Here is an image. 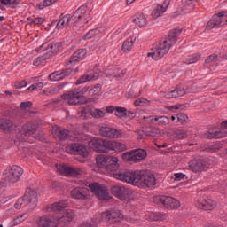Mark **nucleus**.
I'll return each mask as SVG.
<instances>
[{
	"label": "nucleus",
	"mask_w": 227,
	"mask_h": 227,
	"mask_svg": "<svg viewBox=\"0 0 227 227\" xmlns=\"http://www.w3.org/2000/svg\"><path fill=\"white\" fill-rule=\"evenodd\" d=\"M114 178L133 184L137 187H153L156 184L155 176L146 174L143 170L124 171V173H115Z\"/></svg>",
	"instance_id": "1"
},
{
	"label": "nucleus",
	"mask_w": 227,
	"mask_h": 227,
	"mask_svg": "<svg viewBox=\"0 0 227 227\" xmlns=\"http://www.w3.org/2000/svg\"><path fill=\"white\" fill-rule=\"evenodd\" d=\"M181 33L182 29L180 28H174L170 30L168 36L156 43L154 51L149 52L147 57L153 58V59L155 60H159L161 59V58H164L166 54L169 52V49H171V47L176 43L178 36Z\"/></svg>",
	"instance_id": "2"
},
{
	"label": "nucleus",
	"mask_w": 227,
	"mask_h": 227,
	"mask_svg": "<svg viewBox=\"0 0 227 227\" xmlns=\"http://www.w3.org/2000/svg\"><path fill=\"white\" fill-rule=\"evenodd\" d=\"M96 162H97L98 168H102L103 169H106V171H110V173H112L114 175V177L116 173H125V171L118 172V168H120V164H118L119 160H118V157H116V156L98 155L96 158Z\"/></svg>",
	"instance_id": "3"
},
{
	"label": "nucleus",
	"mask_w": 227,
	"mask_h": 227,
	"mask_svg": "<svg viewBox=\"0 0 227 227\" xmlns=\"http://www.w3.org/2000/svg\"><path fill=\"white\" fill-rule=\"evenodd\" d=\"M76 184H78V185H84L85 187H90L91 192H93V194H96V196H98L99 200H111L109 189L106 188V186L104 184L98 183L88 184V182L84 180H77Z\"/></svg>",
	"instance_id": "4"
},
{
	"label": "nucleus",
	"mask_w": 227,
	"mask_h": 227,
	"mask_svg": "<svg viewBox=\"0 0 227 227\" xmlns=\"http://www.w3.org/2000/svg\"><path fill=\"white\" fill-rule=\"evenodd\" d=\"M89 145L98 153H109V152H114V140L94 139L89 143Z\"/></svg>",
	"instance_id": "5"
},
{
	"label": "nucleus",
	"mask_w": 227,
	"mask_h": 227,
	"mask_svg": "<svg viewBox=\"0 0 227 227\" xmlns=\"http://www.w3.org/2000/svg\"><path fill=\"white\" fill-rule=\"evenodd\" d=\"M101 219L106 224H116L121 223L125 219V215L120 210H106L101 214Z\"/></svg>",
	"instance_id": "6"
},
{
	"label": "nucleus",
	"mask_w": 227,
	"mask_h": 227,
	"mask_svg": "<svg viewBox=\"0 0 227 227\" xmlns=\"http://www.w3.org/2000/svg\"><path fill=\"white\" fill-rule=\"evenodd\" d=\"M148 155V153H146L143 149H137L133 150L131 152L124 153H122V160H125V162H141L143 159H146V156Z\"/></svg>",
	"instance_id": "7"
},
{
	"label": "nucleus",
	"mask_w": 227,
	"mask_h": 227,
	"mask_svg": "<svg viewBox=\"0 0 227 227\" xmlns=\"http://www.w3.org/2000/svg\"><path fill=\"white\" fill-rule=\"evenodd\" d=\"M22 175H24V169L19 165H13L9 168L5 180L9 184H17L22 177Z\"/></svg>",
	"instance_id": "8"
},
{
	"label": "nucleus",
	"mask_w": 227,
	"mask_h": 227,
	"mask_svg": "<svg viewBox=\"0 0 227 227\" xmlns=\"http://www.w3.org/2000/svg\"><path fill=\"white\" fill-rule=\"evenodd\" d=\"M153 201L154 203H160L161 205H164L166 208L175 209L180 207V201L172 197L156 196L153 197Z\"/></svg>",
	"instance_id": "9"
},
{
	"label": "nucleus",
	"mask_w": 227,
	"mask_h": 227,
	"mask_svg": "<svg viewBox=\"0 0 227 227\" xmlns=\"http://www.w3.org/2000/svg\"><path fill=\"white\" fill-rule=\"evenodd\" d=\"M188 168L193 173H202V171H207L210 168V164L207 160H192L188 163Z\"/></svg>",
	"instance_id": "10"
},
{
	"label": "nucleus",
	"mask_w": 227,
	"mask_h": 227,
	"mask_svg": "<svg viewBox=\"0 0 227 227\" xmlns=\"http://www.w3.org/2000/svg\"><path fill=\"white\" fill-rule=\"evenodd\" d=\"M63 100H67L69 106H77L79 104H84V101L82 102L81 95L79 94V89H74L71 91H68L67 94L61 96Z\"/></svg>",
	"instance_id": "11"
},
{
	"label": "nucleus",
	"mask_w": 227,
	"mask_h": 227,
	"mask_svg": "<svg viewBox=\"0 0 227 227\" xmlns=\"http://www.w3.org/2000/svg\"><path fill=\"white\" fill-rule=\"evenodd\" d=\"M223 20L226 23H223ZM224 24H227V11L215 14L213 19L207 22V29H214L215 26H224Z\"/></svg>",
	"instance_id": "12"
},
{
	"label": "nucleus",
	"mask_w": 227,
	"mask_h": 227,
	"mask_svg": "<svg viewBox=\"0 0 227 227\" xmlns=\"http://www.w3.org/2000/svg\"><path fill=\"white\" fill-rule=\"evenodd\" d=\"M66 152L71 155H81L82 157H88V149L82 144H71L66 147Z\"/></svg>",
	"instance_id": "13"
},
{
	"label": "nucleus",
	"mask_w": 227,
	"mask_h": 227,
	"mask_svg": "<svg viewBox=\"0 0 227 227\" xmlns=\"http://www.w3.org/2000/svg\"><path fill=\"white\" fill-rule=\"evenodd\" d=\"M99 134L103 137H108V139H116L118 137H121V131L105 125L100 128Z\"/></svg>",
	"instance_id": "14"
},
{
	"label": "nucleus",
	"mask_w": 227,
	"mask_h": 227,
	"mask_svg": "<svg viewBox=\"0 0 227 227\" xmlns=\"http://www.w3.org/2000/svg\"><path fill=\"white\" fill-rule=\"evenodd\" d=\"M58 171L62 175H67L68 176H79L82 173L80 168L69 167L67 165H60L57 167Z\"/></svg>",
	"instance_id": "15"
},
{
	"label": "nucleus",
	"mask_w": 227,
	"mask_h": 227,
	"mask_svg": "<svg viewBox=\"0 0 227 227\" xmlns=\"http://www.w3.org/2000/svg\"><path fill=\"white\" fill-rule=\"evenodd\" d=\"M71 196L74 200L90 199V189L87 187H76L71 191Z\"/></svg>",
	"instance_id": "16"
},
{
	"label": "nucleus",
	"mask_w": 227,
	"mask_h": 227,
	"mask_svg": "<svg viewBox=\"0 0 227 227\" xmlns=\"http://www.w3.org/2000/svg\"><path fill=\"white\" fill-rule=\"evenodd\" d=\"M196 207L201 210H214L215 208V202L212 199L200 197L196 203Z\"/></svg>",
	"instance_id": "17"
},
{
	"label": "nucleus",
	"mask_w": 227,
	"mask_h": 227,
	"mask_svg": "<svg viewBox=\"0 0 227 227\" xmlns=\"http://www.w3.org/2000/svg\"><path fill=\"white\" fill-rule=\"evenodd\" d=\"M23 197L29 207H36V204L38 203V193L36 191L27 188Z\"/></svg>",
	"instance_id": "18"
},
{
	"label": "nucleus",
	"mask_w": 227,
	"mask_h": 227,
	"mask_svg": "<svg viewBox=\"0 0 227 227\" xmlns=\"http://www.w3.org/2000/svg\"><path fill=\"white\" fill-rule=\"evenodd\" d=\"M86 54H88V51L86 49H79L71 56L66 65H75V63L82 61V59L86 58Z\"/></svg>",
	"instance_id": "19"
},
{
	"label": "nucleus",
	"mask_w": 227,
	"mask_h": 227,
	"mask_svg": "<svg viewBox=\"0 0 227 227\" xmlns=\"http://www.w3.org/2000/svg\"><path fill=\"white\" fill-rule=\"evenodd\" d=\"M112 194L119 200H129V190L125 186H114Z\"/></svg>",
	"instance_id": "20"
},
{
	"label": "nucleus",
	"mask_w": 227,
	"mask_h": 227,
	"mask_svg": "<svg viewBox=\"0 0 227 227\" xmlns=\"http://www.w3.org/2000/svg\"><path fill=\"white\" fill-rule=\"evenodd\" d=\"M58 219H52L50 216H42L37 221L38 227H58Z\"/></svg>",
	"instance_id": "21"
},
{
	"label": "nucleus",
	"mask_w": 227,
	"mask_h": 227,
	"mask_svg": "<svg viewBox=\"0 0 227 227\" xmlns=\"http://www.w3.org/2000/svg\"><path fill=\"white\" fill-rule=\"evenodd\" d=\"M70 74H72V69H62L60 71L51 73L49 75V79L50 81H62V79H65V77H67Z\"/></svg>",
	"instance_id": "22"
},
{
	"label": "nucleus",
	"mask_w": 227,
	"mask_h": 227,
	"mask_svg": "<svg viewBox=\"0 0 227 227\" xmlns=\"http://www.w3.org/2000/svg\"><path fill=\"white\" fill-rule=\"evenodd\" d=\"M169 6V1L165 0L163 4H158L156 8L152 12L153 19H159L162 13L166 12V10H168V7Z\"/></svg>",
	"instance_id": "23"
},
{
	"label": "nucleus",
	"mask_w": 227,
	"mask_h": 227,
	"mask_svg": "<svg viewBox=\"0 0 227 227\" xmlns=\"http://www.w3.org/2000/svg\"><path fill=\"white\" fill-rule=\"evenodd\" d=\"M75 216V211L72 209H66L65 211H63V215L57 218V221L59 224V223H72Z\"/></svg>",
	"instance_id": "24"
},
{
	"label": "nucleus",
	"mask_w": 227,
	"mask_h": 227,
	"mask_svg": "<svg viewBox=\"0 0 227 227\" xmlns=\"http://www.w3.org/2000/svg\"><path fill=\"white\" fill-rule=\"evenodd\" d=\"M74 17L79 20H86L90 17V12H88V6L82 5L74 13Z\"/></svg>",
	"instance_id": "25"
},
{
	"label": "nucleus",
	"mask_w": 227,
	"mask_h": 227,
	"mask_svg": "<svg viewBox=\"0 0 227 227\" xmlns=\"http://www.w3.org/2000/svg\"><path fill=\"white\" fill-rule=\"evenodd\" d=\"M207 138V139H221L223 137H226L227 132L224 129L221 130H214V129H209L206 133Z\"/></svg>",
	"instance_id": "26"
},
{
	"label": "nucleus",
	"mask_w": 227,
	"mask_h": 227,
	"mask_svg": "<svg viewBox=\"0 0 227 227\" xmlns=\"http://www.w3.org/2000/svg\"><path fill=\"white\" fill-rule=\"evenodd\" d=\"M52 134L59 137V139L63 140L68 137L70 131L65 128L55 126L52 128Z\"/></svg>",
	"instance_id": "27"
},
{
	"label": "nucleus",
	"mask_w": 227,
	"mask_h": 227,
	"mask_svg": "<svg viewBox=\"0 0 227 227\" xmlns=\"http://www.w3.org/2000/svg\"><path fill=\"white\" fill-rule=\"evenodd\" d=\"M187 91L185 89L176 88L174 90L166 92L163 97H165V98H176L178 97H184Z\"/></svg>",
	"instance_id": "28"
},
{
	"label": "nucleus",
	"mask_w": 227,
	"mask_h": 227,
	"mask_svg": "<svg viewBox=\"0 0 227 227\" xmlns=\"http://www.w3.org/2000/svg\"><path fill=\"white\" fill-rule=\"evenodd\" d=\"M36 130H38V126L33 122H27L22 127V132L25 136H33L36 133Z\"/></svg>",
	"instance_id": "29"
},
{
	"label": "nucleus",
	"mask_w": 227,
	"mask_h": 227,
	"mask_svg": "<svg viewBox=\"0 0 227 227\" xmlns=\"http://www.w3.org/2000/svg\"><path fill=\"white\" fill-rule=\"evenodd\" d=\"M17 129V126L13 124V121L8 120V119H0V130H15Z\"/></svg>",
	"instance_id": "30"
},
{
	"label": "nucleus",
	"mask_w": 227,
	"mask_h": 227,
	"mask_svg": "<svg viewBox=\"0 0 227 227\" xmlns=\"http://www.w3.org/2000/svg\"><path fill=\"white\" fill-rule=\"evenodd\" d=\"M134 24H136L138 27H145L146 24H148V20H146V16L143 13H137L133 20Z\"/></svg>",
	"instance_id": "31"
},
{
	"label": "nucleus",
	"mask_w": 227,
	"mask_h": 227,
	"mask_svg": "<svg viewBox=\"0 0 227 227\" xmlns=\"http://www.w3.org/2000/svg\"><path fill=\"white\" fill-rule=\"evenodd\" d=\"M172 137L175 139H187V130L182 129H175L170 132Z\"/></svg>",
	"instance_id": "32"
},
{
	"label": "nucleus",
	"mask_w": 227,
	"mask_h": 227,
	"mask_svg": "<svg viewBox=\"0 0 227 227\" xmlns=\"http://www.w3.org/2000/svg\"><path fill=\"white\" fill-rule=\"evenodd\" d=\"M63 208H67V204L63 202H55L46 207V212H61Z\"/></svg>",
	"instance_id": "33"
},
{
	"label": "nucleus",
	"mask_w": 227,
	"mask_h": 227,
	"mask_svg": "<svg viewBox=\"0 0 227 227\" xmlns=\"http://www.w3.org/2000/svg\"><path fill=\"white\" fill-rule=\"evenodd\" d=\"M96 79H98V74L97 73L92 74H85L76 81V85L84 84V82H88V81H96Z\"/></svg>",
	"instance_id": "34"
},
{
	"label": "nucleus",
	"mask_w": 227,
	"mask_h": 227,
	"mask_svg": "<svg viewBox=\"0 0 227 227\" xmlns=\"http://www.w3.org/2000/svg\"><path fill=\"white\" fill-rule=\"evenodd\" d=\"M27 217H29V214H27V213H22V214L18 215L11 222V226L12 227L19 226V224H21V223H24V221H26V219H27Z\"/></svg>",
	"instance_id": "35"
},
{
	"label": "nucleus",
	"mask_w": 227,
	"mask_h": 227,
	"mask_svg": "<svg viewBox=\"0 0 227 227\" xmlns=\"http://www.w3.org/2000/svg\"><path fill=\"white\" fill-rule=\"evenodd\" d=\"M61 47H62L61 43H53L48 44L47 46L48 54H51V56H52V54H56V52H58V51H59Z\"/></svg>",
	"instance_id": "36"
},
{
	"label": "nucleus",
	"mask_w": 227,
	"mask_h": 227,
	"mask_svg": "<svg viewBox=\"0 0 227 227\" xmlns=\"http://www.w3.org/2000/svg\"><path fill=\"white\" fill-rule=\"evenodd\" d=\"M154 121L162 127H166V125H169L171 120L168 116H155Z\"/></svg>",
	"instance_id": "37"
},
{
	"label": "nucleus",
	"mask_w": 227,
	"mask_h": 227,
	"mask_svg": "<svg viewBox=\"0 0 227 227\" xmlns=\"http://www.w3.org/2000/svg\"><path fill=\"white\" fill-rule=\"evenodd\" d=\"M132 47H134V41L132 39H127L122 43L121 51L127 54L132 51Z\"/></svg>",
	"instance_id": "38"
},
{
	"label": "nucleus",
	"mask_w": 227,
	"mask_h": 227,
	"mask_svg": "<svg viewBox=\"0 0 227 227\" xmlns=\"http://www.w3.org/2000/svg\"><path fill=\"white\" fill-rule=\"evenodd\" d=\"M65 16L68 19V20H66V26H68V27H74V26H77L79 20L75 17V14H74L73 16H71L70 14H67Z\"/></svg>",
	"instance_id": "39"
},
{
	"label": "nucleus",
	"mask_w": 227,
	"mask_h": 227,
	"mask_svg": "<svg viewBox=\"0 0 227 227\" xmlns=\"http://www.w3.org/2000/svg\"><path fill=\"white\" fill-rule=\"evenodd\" d=\"M51 58V53H45L44 55L36 58L34 62L33 66L34 67H40L43 61L49 59Z\"/></svg>",
	"instance_id": "40"
},
{
	"label": "nucleus",
	"mask_w": 227,
	"mask_h": 227,
	"mask_svg": "<svg viewBox=\"0 0 227 227\" xmlns=\"http://www.w3.org/2000/svg\"><path fill=\"white\" fill-rule=\"evenodd\" d=\"M90 106H82L78 110V114L82 120H86L88 118V114H90Z\"/></svg>",
	"instance_id": "41"
},
{
	"label": "nucleus",
	"mask_w": 227,
	"mask_h": 227,
	"mask_svg": "<svg viewBox=\"0 0 227 227\" xmlns=\"http://www.w3.org/2000/svg\"><path fill=\"white\" fill-rule=\"evenodd\" d=\"M201 59V54L200 53H195L193 55H190L186 59L185 63L188 65H192V63H196Z\"/></svg>",
	"instance_id": "42"
},
{
	"label": "nucleus",
	"mask_w": 227,
	"mask_h": 227,
	"mask_svg": "<svg viewBox=\"0 0 227 227\" xmlns=\"http://www.w3.org/2000/svg\"><path fill=\"white\" fill-rule=\"evenodd\" d=\"M114 115L121 120V118H125V116H127V109L125 107L117 106L115 108Z\"/></svg>",
	"instance_id": "43"
},
{
	"label": "nucleus",
	"mask_w": 227,
	"mask_h": 227,
	"mask_svg": "<svg viewBox=\"0 0 227 227\" xmlns=\"http://www.w3.org/2000/svg\"><path fill=\"white\" fill-rule=\"evenodd\" d=\"M145 136H151L152 137H155L160 134V129L159 128H149L145 131Z\"/></svg>",
	"instance_id": "44"
},
{
	"label": "nucleus",
	"mask_w": 227,
	"mask_h": 227,
	"mask_svg": "<svg viewBox=\"0 0 227 227\" xmlns=\"http://www.w3.org/2000/svg\"><path fill=\"white\" fill-rule=\"evenodd\" d=\"M27 202L26 201V198L23 196L17 200V201L14 204V207L17 210H20V208H24V207H27Z\"/></svg>",
	"instance_id": "45"
},
{
	"label": "nucleus",
	"mask_w": 227,
	"mask_h": 227,
	"mask_svg": "<svg viewBox=\"0 0 227 227\" xmlns=\"http://www.w3.org/2000/svg\"><path fill=\"white\" fill-rule=\"evenodd\" d=\"M125 150H127V145L114 141V152H125Z\"/></svg>",
	"instance_id": "46"
},
{
	"label": "nucleus",
	"mask_w": 227,
	"mask_h": 227,
	"mask_svg": "<svg viewBox=\"0 0 227 227\" xmlns=\"http://www.w3.org/2000/svg\"><path fill=\"white\" fill-rule=\"evenodd\" d=\"M167 218H168V215L166 214H162V213L151 214V219H153V221H166Z\"/></svg>",
	"instance_id": "47"
},
{
	"label": "nucleus",
	"mask_w": 227,
	"mask_h": 227,
	"mask_svg": "<svg viewBox=\"0 0 227 227\" xmlns=\"http://www.w3.org/2000/svg\"><path fill=\"white\" fill-rule=\"evenodd\" d=\"M177 121L181 123V125H187V121H189V116L185 114H176Z\"/></svg>",
	"instance_id": "48"
},
{
	"label": "nucleus",
	"mask_w": 227,
	"mask_h": 227,
	"mask_svg": "<svg viewBox=\"0 0 227 227\" xmlns=\"http://www.w3.org/2000/svg\"><path fill=\"white\" fill-rule=\"evenodd\" d=\"M67 20H68V18L61 15L60 20L56 24V29H63V27H66V26H67Z\"/></svg>",
	"instance_id": "49"
},
{
	"label": "nucleus",
	"mask_w": 227,
	"mask_h": 227,
	"mask_svg": "<svg viewBox=\"0 0 227 227\" xmlns=\"http://www.w3.org/2000/svg\"><path fill=\"white\" fill-rule=\"evenodd\" d=\"M90 114L93 118H104V116H106V112L96 108L90 112Z\"/></svg>",
	"instance_id": "50"
},
{
	"label": "nucleus",
	"mask_w": 227,
	"mask_h": 227,
	"mask_svg": "<svg viewBox=\"0 0 227 227\" xmlns=\"http://www.w3.org/2000/svg\"><path fill=\"white\" fill-rule=\"evenodd\" d=\"M61 90H63V85H58L50 88L48 90H46V93H49V95H58Z\"/></svg>",
	"instance_id": "51"
},
{
	"label": "nucleus",
	"mask_w": 227,
	"mask_h": 227,
	"mask_svg": "<svg viewBox=\"0 0 227 227\" xmlns=\"http://www.w3.org/2000/svg\"><path fill=\"white\" fill-rule=\"evenodd\" d=\"M101 90H102V85L97 84L89 90V93L90 95H98V93H100Z\"/></svg>",
	"instance_id": "52"
},
{
	"label": "nucleus",
	"mask_w": 227,
	"mask_h": 227,
	"mask_svg": "<svg viewBox=\"0 0 227 227\" xmlns=\"http://www.w3.org/2000/svg\"><path fill=\"white\" fill-rule=\"evenodd\" d=\"M98 34V28L92 29V30L89 31V32L83 36V39H85V40H90V38H94V36H97Z\"/></svg>",
	"instance_id": "53"
},
{
	"label": "nucleus",
	"mask_w": 227,
	"mask_h": 227,
	"mask_svg": "<svg viewBox=\"0 0 227 227\" xmlns=\"http://www.w3.org/2000/svg\"><path fill=\"white\" fill-rule=\"evenodd\" d=\"M221 148H223V144L216 143L215 145H209L207 149L209 150V152H219Z\"/></svg>",
	"instance_id": "54"
},
{
	"label": "nucleus",
	"mask_w": 227,
	"mask_h": 227,
	"mask_svg": "<svg viewBox=\"0 0 227 227\" xmlns=\"http://www.w3.org/2000/svg\"><path fill=\"white\" fill-rule=\"evenodd\" d=\"M217 58L218 56L216 54L208 56L205 60L206 65H210V63L217 61Z\"/></svg>",
	"instance_id": "55"
},
{
	"label": "nucleus",
	"mask_w": 227,
	"mask_h": 227,
	"mask_svg": "<svg viewBox=\"0 0 227 227\" xmlns=\"http://www.w3.org/2000/svg\"><path fill=\"white\" fill-rule=\"evenodd\" d=\"M27 86V82L26 80H22L21 82H16L14 83V87L16 90H20V88H26Z\"/></svg>",
	"instance_id": "56"
},
{
	"label": "nucleus",
	"mask_w": 227,
	"mask_h": 227,
	"mask_svg": "<svg viewBox=\"0 0 227 227\" xmlns=\"http://www.w3.org/2000/svg\"><path fill=\"white\" fill-rule=\"evenodd\" d=\"M32 106H33V103L31 101H27V102H21L20 105V107L23 111H26V109H29L30 107H32Z\"/></svg>",
	"instance_id": "57"
},
{
	"label": "nucleus",
	"mask_w": 227,
	"mask_h": 227,
	"mask_svg": "<svg viewBox=\"0 0 227 227\" xmlns=\"http://www.w3.org/2000/svg\"><path fill=\"white\" fill-rule=\"evenodd\" d=\"M90 91V86H85L82 90H78V93L82 100H85L86 98L83 97L85 93H88Z\"/></svg>",
	"instance_id": "58"
},
{
	"label": "nucleus",
	"mask_w": 227,
	"mask_h": 227,
	"mask_svg": "<svg viewBox=\"0 0 227 227\" xmlns=\"http://www.w3.org/2000/svg\"><path fill=\"white\" fill-rule=\"evenodd\" d=\"M146 98H137V100H135V102H134V106H136V107H139V106H141V104H146Z\"/></svg>",
	"instance_id": "59"
},
{
	"label": "nucleus",
	"mask_w": 227,
	"mask_h": 227,
	"mask_svg": "<svg viewBox=\"0 0 227 227\" xmlns=\"http://www.w3.org/2000/svg\"><path fill=\"white\" fill-rule=\"evenodd\" d=\"M175 176V180L176 182H180V180H184V178L185 177V174L184 173H176L174 174Z\"/></svg>",
	"instance_id": "60"
},
{
	"label": "nucleus",
	"mask_w": 227,
	"mask_h": 227,
	"mask_svg": "<svg viewBox=\"0 0 227 227\" xmlns=\"http://www.w3.org/2000/svg\"><path fill=\"white\" fill-rule=\"evenodd\" d=\"M59 0H44L43 2V6L47 7V6H52L54 3H58Z\"/></svg>",
	"instance_id": "61"
},
{
	"label": "nucleus",
	"mask_w": 227,
	"mask_h": 227,
	"mask_svg": "<svg viewBox=\"0 0 227 227\" xmlns=\"http://www.w3.org/2000/svg\"><path fill=\"white\" fill-rule=\"evenodd\" d=\"M116 107L117 106H106V113L113 114V113H116Z\"/></svg>",
	"instance_id": "62"
},
{
	"label": "nucleus",
	"mask_w": 227,
	"mask_h": 227,
	"mask_svg": "<svg viewBox=\"0 0 227 227\" xmlns=\"http://www.w3.org/2000/svg\"><path fill=\"white\" fill-rule=\"evenodd\" d=\"M20 1H22V0H11L10 8H12V9L17 8V5L20 4Z\"/></svg>",
	"instance_id": "63"
},
{
	"label": "nucleus",
	"mask_w": 227,
	"mask_h": 227,
	"mask_svg": "<svg viewBox=\"0 0 227 227\" xmlns=\"http://www.w3.org/2000/svg\"><path fill=\"white\" fill-rule=\"evenodd\" d=\"M45 22V18L43 17H38L35 18V24H43Z\"/></svg>",
	"instance_id": "64"
}]
</instances>
